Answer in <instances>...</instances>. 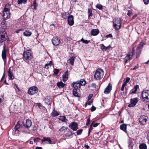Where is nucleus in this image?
<instances>
[{
    "label": "nucleus",
    "instance_id": "f257e3e1",
    "mask_svg": "<svg viewBox=\"0 0 149 149\" xmlns=\"http://www.w3.org/2000/svg\"><path fill=\"white\" fill-rule=\"evenodd\" d=\"M86 83V81L84 79H81L80 80L73 83L71 84L73 87V94L74 96L78 97H80L81 95L80 88L81 86H84Z\"/></svg>",
    "mask_w": 149,
    "mask_h": 149
},
{
    "label": "nucleus",
    "instance_id": "f03ea898",
    "mask_svg": "<svg viewBox=\"0 0 149 149\" xmlns=\"http://www.w3.org/2000/svg\"><path fill=\"white\" fill-rule=\"evenodd\" d=\"M10 6V4L8 3L6 5L4 9L3 17L5 19H7L10 17V14L9 12Z\"/></svg>",
    "mask_w": 149,
    "mask_h": 149
},
{
    "label": "nucleus",
    "instance_id": "7ed1b4c3",
    "mask_svg": "<svg viewBox=\"0 0 149 149\" xmlns=\"http://www.w3.org/2000/svg\"><path fill=\"white\" fill-rule=\"evenodd\" d=\"M104 74V72L103 70L101 69H98L95 72L94 78L96 80H100L103 78Z\"/></svg>",
    "mask_w": 149,
    "mask_h": 149
},
{
    "label": "nucleus",
    "instance_id": "20e7f679",
    "mask_svg": "<svg viewBox=\"0 0 149 149\" xmlns=\"http://www.w3.org/2000/svg\"><path fill=\"white\" fill-rule=\"evenodd\" d=\"M114 28L116 30H118L121 27V22L120 18H115L113 21Z\"/></svg>",
    "mask_w": 149,
    "mask_h": 149
},
{
    "label": "nucleus",
    "instance_id": "39448f33",
    "mask_svg": "<svg viewBox=\"0 0 149 149\" xmlns=\"http://www.w3.org/2000/svg\"><path fill=\"white\" fill-rule=\"evenodd\" d=\"M142 96L143 101L146 102H149V90H143L142 93Z\"/></svg>",
    "mask_w": 149,
    "mask_h": 149
},
{
    "label": "nucleus",
    "instance_id": "423d86ee",
    "mask_svg": "<svg viewBox=\"0 0 149 149\" xmlns=\"http://www.w3.org/2000/svg\"><path fill=\"white\" fill-rule=\"evenodd\" d=\"M38 91V88L35 86H33L29 89L28 93L29 95H33L37 93Z\"/></svg>",
    "mask_w": 149,
    "mask_h": 149
},
{
    "label": "nucleus",
    "instance_id": "0eeeda50",
    "mask_svg": "<svg viewBox=\"0 0 149 149\" xmlns=\"http://www.w3.org/2000/svg\"><path fill=\"white\" fill-rule=\"evenodd\" d=\"M7 37V34L5 31H2L1 30V32L0 33V42H3L5 41Z\"/></svg>",
    "mask_w": 149,
    "mask_h": 149
},
{
    "label": "nucleus",
    "instance_id": "6e6552de",
    "mask_svg": "<svg viewBox=\"0 0 149 149\" xmlns=\"http://www.w3.org/2000/svg\"><path fill=\"white\" fill-rule=\"evenodd\" d=\"M24 57L26 60H30L32 57L31 51L27 50L24 52Z\"/></svg>",
    "mask_w": 149,
    "mask_h": 149
},
{
    "label": "nucleus",
    "instance_id": "1a4fd4ad",
    "mask_svg": "<svg viewBox=\"0 0 149 149\" xmlns=\"http://www.w3.org/2000/svg\"><path fill=\"white\" fill-rule=\"evenodd\" d=\"M147 117L144 116H141L139 118V122L141 125H145L147 120Z\"/></svg>",
    "mask_w": 149,
    "mask_h": 149
},
{
    "label": "nucleus",
    "instance_id": "9d476101",
    "mask_svg": "<svg viewBox=\"0 0 149 149\" xmlns=\"http://www.w3.org/2000/svg\"><path fill=\"white\" fill-rule=\"evenodd\" d=\"M131 103L128 105V107H134L138 102V98H135L130 100Z\"/></svg>",
    "mask_w": 149,
    "mask_h": 149
},
{
    "label": "nucleus",
    "instance_id": "9b49d317",
    "mask_svg": "<svg viewBox=\"0 0 149 149\" xmlns=\"http://www.w3.org/2000/svg\"><path fill=\"white\" fill-rule=\"evenodd\" d=\"M69 127L74 131H75L78 129V125L77 123L73 122L69 126Z\"/></svg>",
    "mask_w": 149,
    "mask_h": 149
},
{
    "label": "nucleus",
    "instance_id": "f8f14e48",
    "mask_svg": "<svg viewBox=\"0 0 149 149\" xmlns=\"http://www.w3.org/2000/svg\"><path fill=\"white\" fill-rule=\"evenodd\" d=\"M6 51L7 50L6 49V45L4 44V49L2 51L1 56L4 62H6Z\"/></svg>",
    "mask_w": 149,
    "mask_h": 149
},
{
    "label": "nucleus",
    "instance_id": "ddd939ff",
    "mask_svg": "<svg viewBox=\"0 0 149 149\" xmlns=\"http://www.w3.org/2000/svg\"><path fill=\"white\" fill-rule=\"evenodd\" d=\"M52 42L54 46H57L60 44V40L57 37H54L52 40Z\"/></svg>",
    "mask_w": 149,
    "mask_h": 149
},
{
    "label": "nucleus",
    "instance_id": "4468645a",
    "mask_svg": "<svg viewBox=\"0 0 149 149\" xmlns=\"http://www.w3.org/2000/svg\"><path fill=\"white\" fill-rule=\"evenodd\" d=\"M68 23L70 26L74 24V17L72 15H70L68 17Z\"/></svg>",
    "mask_w": 149,
    "mask_h": 149
},
{
    "label": "nucleus",
    "instance_id": "2eb2a0df",
    "mask_svg": "<svg viewBox=\"0 0 149 149\" xmlns=\"http://www.w3.org/2000/svg\"><path fill=\"white\" fill-rule=\"evenodd\" d=\"M112 85L110 83H109L108 85L105 89L104 93L105 94L109 93L112 89Z\"/></svg>",
    "mask_w": 149,
    "mask_h": 149
},
{
    "label": "nucleus",
    "instance_id": "dca6fc26",
    "mask_svg": "<svg viewBox=\"0 0 149 149\" xmlns=\"http://www.w3.org/2000/svg\"><path fill=\"white\" fill-rule=\"evenodd\" d=\"M42 143L46 142V143L47 144H52V141L50 138L49 137H44L43 139L41 140Z\"/></svg>",
    "mask_w": 149,
    "mask_h": 149
},
{
    "label": "nucleus",
    "instance_id": "f3484780",
    "mask_svg": "<svg viewBox=\"0 0 149 149\" xmlns=\"http://www.w3.org/2000/svg\"><path fill=\"white\" fill-rule=\"evenodd\" d=\"M32 124L31 120L28 119L26 120L25 123L24 124V126L25 127L28 128L31 126Z\"/></svg>",
    "mask_w": 149,
    "mask_h": 149
},
{
    "label": "nucleus",
    "instance_id": "a211bd4d",
    "mask_svg": "<svg viewBox=\"0 0 149 149\" xmlns=\"http://www.w3.org/2000/svg\"><path fill=\"white\" fill-rule=\"evenodd\" d=\"M69 74V73L68 70L66 71L63 74V80L64 82H65L68 79Z\"/></svg>",
    "mask_w": 149,
    "mask_h": 149
},
{
    "label": "nucleus",
    "instance_id": "6ab92c4d",
    "mask_svg": "<svg viewBox=\"0 0 149 149\" xmlns=\"http://www.w3.org/2000/svg\"><path fill=\"white\" fill-rule=\"evenodd\" d=\"M99 30L97 29H93L91 31V34L93 36H96L99 33Z\"/></svg>",
    "mask_w": 149,
    "mask_h": 149
},
{
    "label": "nucleus",
    "instance_id": "aec40b11",
    "mask_svg": "<svg viewBox=\"0 0 149 149\" xmlns=\"http://www.w3.org/2000/svg\"><path fill=\"white\" fill-rule=\"evenodd\" d=\"M69 15V13L68 12H64L61 13V17L64 19H66L68 18Z\"/></svg>",
    "mask_w": 149,
    "mask_h": 149
},
{
    "label": "nucleus",
    "instance_id": "412c9836",
    "mask_svg": "<svg viewBox=\"0 0 149 149\" xmlns=\"http://www.w3.org/2000/svg\"><path fill=\"white\" fill-rule=\"evenodd\" d=\"M134 51L132 52L131 54H128L126 56L125 58L128 61L132 58V57L134 55Z\"/></svg>",
    "mask_w": 149,
    "mask_h": 149
},
{
    "label": "nucleus",
    "instance_id": "4be33fe9",
    "mask_svg": "<svg viewBox=\"0 0 149 149\" xmlns=\"http://www.w3.org/2000/svg\"><path fill=\"white\" fill-rule=\"evenodd\" d=\"M11 68H10L8 70V76L9 77V80L13 79L12 78L13 77V75L12 72H11Z\"/></svg>",
    "mask_w": 149,
    "mask_h": 149
},
{
    "label": "nucleus",
    "instance_id": "5701e85b",
    "mask_svg": "<svg viewBox=\"0 0 149 149\" xmlns=\"http://www.w3.org/2000/svg\"><path fill=\"white\" fill-rule=\"evenodd\" d=\"M111 46L110 45L108 47H105L103 44L101 45V49L102 51H104L109 49L110 48Z\"/></svg>",
    "mask_w": 149,
    "mask_h": 149
},
{
    "label": "nucleus",
    "instance_id": "b1692460",
    "mask_svg": "<svg viewBox=\"0 0 149 149\" xmlns=\"http://www.w3.org/2000/svg\"><path fill=\"white\" fill-rule=\"evenodd\" d=\"M128 147L129 149H132L133 142L131 140H129L128 142Z\"/></svg>",
    "mask_w": 149,
    "mask_h": 149
},
{
    "label": "nucleus",
    "instance_id": "393cba45",
    "mask_svg": "<svg viewBox=\"0 0 149 149\" xmlns=\"http://www.w3.org/2000/svg\"><path fill=\"white\" fill-rule=\"evenodd\" d=\"M57 86L60 88H63L65 85V84L63 83L62 81L58 82L57 84Z\"/></svg>",
    "mask_w": 149,
    "mask_h": 149
},
{
    "label": "nucleus",
    "instance_id": "a878e982",
    "mask_svg": "<svg viewBox=\"0 0 149 149\" xmlns=\"http://www.w3.org/2000/svg\"><path fill=\"white\" fill-rule=\"evenodd\" d=\"M120 128L121 130H123L124 132L126 131L127 125L126 124H123L120 126Z\"/></svg>",
    "mask_w": 149,
    "mask_h": 149
},
{
    "label": "nucleus",
    "instance_id": "bb28decb",
    "mask_svg": "<svg viewBox=\"0 0 149 149\" xmlns=\"http://www.w3.org/2000/svg\"><path fill=\"white\" fill-rule=\"evenodd\" d=\"M75 58V57L74 56H72L69 59V63L72 65H73L74 64Z\"/></svg>",
    "mask_w": 149,
    "mask_h": 149
},
{
    "label": "nucleus",
    "instance_id": "cd10ccee",
    "mask_svg": "<svg viewBox=\"0 0 149 149\" xmlns=\"http://www.w3.org/2000/svg\"><path fill=\"white\" fill-rule=\"evenodd\" d=\"M59 119L62 122H66L68 121V120L65 116H62L60 117Z\"/></svg>",
    "mask_w": 149,
    "mask_h": 149
},
{
    "label": "nucleus",
    "instance_id": "c85d7f7f",
    "mask_svg": "<svg viewBox=\"0 0 149 149\" xmlns=\"http://www.w3.org/2000/svg\"><path fill=\"white\" fill-rule=\"evenodd\" d=\"M32 33L29 30H26L24 33V36H31Z\"/></svg>",
    "mask_w": 149,
    "mask_h": 149
},
{
    "label": "nucleus",
    "instance_id": "c756f323",
    "mask_svg": "<svg viewBox=\"0 0 149 149\" xmlns=\"http://www.w3.org/2000/svg\"><path fill=\"white\" fill-rule=\"evenodd\" d=\"M140 149H146L147 146L146 144L142 143L139 146Z\"/></svg>",
    "mask_w": 149,
    "mask_h": 149
},
{
    "label": "nucleus",
    "instance_id": "7c9ffc66",
    "mask_svg": "<svg viewBox=\"0 0 149 149\" xmlns=\"http://www.w3.org/2000/svg\"><path fill=\"white\" fill-rule=\"evenodd\" d=\"M52 115L54 117L60 114V113L56 111H54L52 113Z\"/></svg>",
    "mask_w": 149,
    "mask_h": 149
},
{
    "label": "nucleus",
    "instance_id": "2f4dec72",
    "mask_svg": "<svg viewBox=\"0 0 149 149\" xmlns=\"http://www.w3.org/2000/svg\"><path fill=\"white\" fill-rule=\"evenodd\" d=\"M130 79V78L127 77L126 78L125 80H124L123 84L127 85V84L128 83Z\"/></svg>",
    "mask_w": 149,
    "mask_h": 149
},
{
    "label": "nucleus",
    "instance_id": "473e14b6",
    "mask_svg": "<svg viewBox=\"0 0 149 149\" xmlns=\"http://www.w3.org/2000/svg\"><path fill=\"white\" fill-rule=\"evenodd\" d=\"M72 135V132L70 131L69 130V131H68L67 133H66L65 135L66 136L68 137H70Z\"/></svg>",
    "mask_w": 149,
    "mask_h": 149
},
{
    "label": "nucleus",
    "instance_id": "72a5a7b5",
    "mask_svg": "<svg viewBox=\"0 0 149 149\" xmlns=\"http://www.w3.org/2000/svg\"><path fill=\"white\" fill-rule=\"evenodd\" d=\"M38 6V4L36 3V1L34 0L33 1V8L35 10L37 9V7Z\"/></svg>",
    "mask_w": 149,
    "mask_h": 149
},
{
    "label": "nucleus",
    "instance_id": "f704fd0d",
    "mask_svg": "<svg viewBox=\"0 0 149 149\" xmlns=\"http://www.w3.org/2000/svg\"><path fill=\"white\" fill-rule=\"evenodd\" d=\"M27 2V0H18V3L19 4H22V3H25Z\"/></svg>",
    "mask_w": 149,
    "mask_h": 149
},
{
    "label": "nucleus",
    "instance_id": "c9c22d12",
    "mask_svg": "<svg viewBox=\"0 0 149 149\" xmlns=\"http://www.w3.org/2000/svg\"><path fill=\"white\" fill-rule=\"evenodd\" d=\"M21 127V125H20L19 121H18L15 127V130H18Z\"/></svg>",
    "mask_w": 149,
    "mask_h": 149
},
{
    "label": "nucleus",
    "instance_id": "e433bc0d",
    "mask_svg": "<svg viewBox=\"0 0 149 149\" xmlns=\"http://www.w3.org/2000/svg\"><path fill=\"white\" fill-rule=\"evenodd\" d=\"M88 17H89L90 16H92L93 14L92 13L91 9L88 8Z\"/></svg>",
    "mask_w": 149,
    "mask_h": 149
},
{
    "label": "nucleus",
    "instance_id": "4c0bfd02",
    "mask_svg": "<svg viewBox=\"0 0 149 149\" xmlns=\"http://www.w3.org/2000/svg\"><path fill=\"white\" fill-rule=\"evenodd\" d=\"M96 7L100 10H101L102 8V6L100 4H97L96 6Z\"/></svg>",
    "mask_w": 149,
    "mask_h": 149
},
{
    "label": "nucleus",
    "instance_id": "58836bf2",
    "mask_svg": "<svg viewBox=\"0 0 149 149\" xmlns=\"http://www.w3.org/2000/svg\"><path fill=\"white\" fill-rule=\"evenodd\" d=\"M81 41L82 42H83L84 43H85V44H88V43L89 42H90V40H84V39H83V38H82L81 40Z\"/></svg>",
    "mask_w": 149,
    "mask_h": 149
},
{
    "label": "nucleus",
    "instance_id": "ea45409f",
    "mask_svg": "<svg viewBox=\"0 0 149 149\" xmlns=\"http://www.w3.org/2000/svg\"><path fill=\"white\" fill-rule=\"evenodd\" d=\"M91 124L93 125V126L94 127H96L99 125L98 123H94V121Z\"/></svg>",
    "mask_w": 149,
    "mask_h": 149
},
{
    "label": "nucleus",
    "instance_id": "a19ab883",
    "mask_svg": "<svg viewBox=\"0 0 149 149\" xmlns=\"http://www.w3.org/2000/svg\"><path fill=\"white\" fill-rule=\"evenodd\" d=\"M67 128L64 126H63L59 130V131L61 132H63L65 130H66Z\"/></svg>",
    "mask_w": 149,
    "mask_h": 149
},
{
    "label": "nucleus",
    "instance_id": "79ce46f5",
    "mask_svg": "<svg viewBox=\"0 0 149 149\" xmlns=\"http://www.w3.org/2000/svg\"><path fill=\"white\" fill-rule=\"evenodd\" d=\"M83 131L82 129H79L77 132V135H80L81 134Z\"/></svg>",
    "mask_w": 149,
    "mask_h": 149
},
{
    "label": "nucleus",
    "instance_id": "37998d69",
    "mask_svg": "<svg viewBox=\"0 0 149 149\" xmlns=\"http://www.w3.org/2000/svg\"><path fill=\"white\" fill-rule=\"evenodd\" d=\"M54 73L55 74H57L59 72V70L57 69H54Z\"/></svg>",
    "mask_w": 149,
    "mask_h": 149
},
{
    "label": "nucleus",
    "instance_id": "c03bdc74",
    "mask_svg": "<svg viewBox=\"0 0 149 149\" xmlns=\"http://www.w3.org/2000/svg\"><path fill=\"white\" fill-rule=\"evenodd\" d=\"M126 85L123 83L121 88V91H124V87Z\"/></svg>",
    "mask_w": 149,
    "mask_h": 149
},
{
    "label": "nucleus",
    "instance_id": "a18cd8bd",
    "mask_svg": "<svg viewBox=\"0 0 149 149\" xmlns=\"http://www.w3.org/2000/svg\"><path fill=\"white\" fill-rule=\"evenodd\" d=\"M90 122V118H88L87 120V122L86 123V125H89Z\"/></svg>",
    "mask_w": 149,
    "mask_h": 149
},
{
    "label": "nucleus",
    "instance_id": "49530a36",
    "mask_svg": "<svg viewBox=\"0 0 149 149\" xmlns=\"http://www.w3.org/2000/svg\"><path fill=\"white\" fill-rule=\"evenodd\" d=\"M19 131L18 130H15V134L16 135L18 134H19Z\"/></svg>",
    "mask_w": 149,
    "mask_h": 149
},
{
    "label": "nucleus",
    "instance_id": "de8ad7c7",
    "mask_svg": "<svg viewBox=\"0 0 149 149\" xmlns=\"http://www.w3.org/2000/svg\"><path fill=\"white\" fill-rule=\"evenodd\" d=\"M40 138H35L34 139V142H39V140H40Z\"/></svg>",
    "mask_w": 149,
    "mask_h": 149
},
{
    "label": "nucleus",
    "instance_id": "09e8293b",
    "mask_svg": "<svg viewBox=\"0 0 149 149\" xmlns=\"http://www.w3.org/2000/svg\"><path fill=\"white\" fill-rule=\"evenodd\" d=\"M95 109L96 108L94 106H93L91 108V111H93L95 110Z\"/></svg>",
    "mask_w": 149,
    "mask_h": 149
},
{
    "label": "nucleus",
    "instance_id": "8fccbe9b",
    "mask_svg": "<svg viewBox=\"0 0 149 149\" xmlns=\"http://www.w3.org/2000/svg\"><path fill=\"white\" fill-rule=\"evenodd\" d=\"M143 1L146 4H147L149 3V0H143Z\"/></svg>",
    "mask_w": 149,
    "mask_h": 149
},
{
    "label": "nucleus",
    "instance_id": "3c124183",
    "mask_svg": "<svg viewBox=\"0 0 149 149\" xmlns=\"http://www.w3.org/2000/svg\"><path fill=\"white\" fill-rule=\"evenodd\" d=\"M139 88V86L138 85H136L134 87V90L136 91H137V89Z\"/></svg>",
    "mask_w": 149,
    "mask_h": 149
},
{
    "label": "nucleus",
    "instance_id": "603ef678",
    "mask_svg": "<svg viewBox=\"0 0 149 149\" xmlns=\"http://www.w3.org/2000/svg\"><path fill=\"white\" fill-rule=\"evenodd\" d=\"M143 46V43H141L139 45V46L138 47V48H141Z\"/></svg>",
    "mask_w": 149,
    "mask_h": 149
},
{
    "label": "nucleus",
    "instance_id": "864d4df0",
    "mask_svg": "<svg viewBox=\"0 0 149 149\" xmlns=\"http://www.w3.org/2000/svg\"><path fill=\"white\" fill-rule=\"evenodd\" d=\"M91 86L92 87L94 88H95L96 87V84H92Z\"/></svg>",
    "mask_w": 149,
    "mask_h": 149
},
{
    "label": "nucleus",
    "instance_id": "5fc2aeb1",
    "mask_svg": "<svg viewBox=\"0 0 149 149\" xmlns=\"http://www.w3.org/2000/svg\"><path fill=\"white\" fill-rule=\"evenodd\" d=\"M106 37L107 38H108L109 37H112V35L111 34H109L108 35H107L106 36Z\"/></svg>",
    "mask_w": 149,
    "mask_h": 149
},
{
    "label": "nucleus",
    "instance_id": "6e6d98bb",
    "mask_svg": "<svg viewBox=\"0 0 149 149\" xmlns=\"http://www.w3.org/2000/svg\"><path fill=\"white\" fill-rule=\"evenodd\" d=\"M23 30V29H21L16 31L15 32L17 33H18L20 31Z\"/></svg>",
    "mask_w": 149,
    "mask_h": 149
},
{
    "label": "nucleus",
    "instance_id": "4d7b16f0",
    "mask_svg": "<svg viewBox=\"0 0 149 149\" xmlns=\"http://www.w3.org/2000/svg\"><path fill=\"white\" fill-rule=\"evenodd\" d=\"M5 72H4V73L3 74V76L0 80V82H1L4 79V78L5 77Z\"/></svg>",
    "mask_w": 149,
    "mask_h": 149
},
{
    "label": "nucleus",
    "instance_id": "13d9d810",
    "mask_svg": "<svg viewBox=\"0 0 149 149\" xmlns=\"http://www.w3.org/2000/svg\"><path fill=\"white\" fill-rule=\"evenodd\" d=\"M92 100H90L88 101L86 103V104H88V105H90L92 103Z\"/></svg>",
    "mask_w": 149,
    "mask_h": 149
},
{
    "label": "nucleus",
    "instance_id": "bf43d9fd",
    "mask_svg": "<svg viewBox=\"0 0 149 149\" xmlns=\"http://www.w3.org/2000/svg\"><path fill=\"white\" fill-rule=\"evenodd\" d=\"M46 64L48 65L51 66L52 64V62L51 61H50L49 63H47Z\"/></svg>",
    "mask_w": 149,
    "mask_h": 149
},
{
    "label": "nucleus",
    "instance_id": "052dcab7",
    "mask_svg": "<svg viewBox=\"0 0 149 149\" xmlns=\"http://www.w3.org/2000/svg\"><path fill=\"white\" fill-rule=\"evenodd\" d=\"M92 127H93V125L91 124V125L90 126L89 130L91 131H92V130L93 129V128Z\"/></svg>",
    "mask_w": 149,
    "mask_h": 149
},
{
    "label": "nucleus",
    "instance_id": "680f3d73",
    "mask_svg": "<svg viewBox=\"0 0 149 149\" xmlns=\"http://www.w3.org/2000/svg\"><path fill=\"white\" fill-rule=\"evenodd\" d=\"M131 13L132 12L131 11L128 10L127 13V15L129 16L131 14Z\"/></svg>",
    "mask_w": 149,
    "mask_h": 149
},
{
    "label": "nucleus",
    "instance_id": "e2e57ef3",
    "mask_svg": "<svg viewBox=\"0 0 149 149\" xmlns=\"http://www.w3.org/2000/svg\"><path fill=\"white\" fill-rule=\"evenodd\" d=\"M138 68H139V67L138 66H135L133 68L131 69V70H136V69Z\"/></svg>",
    "mask_w": 149,
    "mask_h": 149
},
{
    "label": "nucleus",
    "instance_id": "0e129e2a",
    "mask_svg": "<svg viewBox=\"0 0 149 149\" xmlns=\"http://www.w3.org/2000/svg\"><path fill=\"white\" fill-rule=\"evenodd\" d=\"M84 147L86 148V149H88V148L89 147V146L86 144L84 145Z\"/></svg>",
    "mask_w": 149,
    "mask_h": 149
},
{
    "label": "nucleus",
    "instance_id": "69168bd1",
    "mask_svg": "<svg viewBox=\"0 0 149 149\" xmlns=\"http://www.w3.org/2000/svg\"><path fill=\"white\" fill-rule=\"evenodd\" d=\"M136 91L134 90V91H132V92L131 93V94H132L136 93Z\"/></svg>",
    "mask_w": 149,
    "mask_h": 149
},
{
    "label": "nucleus",
    "instance_id": "338daca9",
    "mask_svg": "<svg viewBox=\"0 0 149 149\" xmlns=\"http://www.w3.org/2000/svg\"><path fill=\"white\" fill-rule=\"evenodd\" d=\"M35 149H42V148L37 146L35 148Z\"/></svg>",
    "mask_w": 149,
    "mask_h": 149
},
{
    "label": "nucleus",
    "instance_id": "774afa93",
    "mask_svg": "<svg viewBox=\"0 0 149 149\" xmlns=\"http://www.w3.org/2000/svg\"><path fill=\"white\" fill-rule=\"evenodd\" d=\"M37 105L39 107L41 106V104L40 103H37Z\"/></svg>",
    "mask_w": 149,
    "mask_h": 149
}]
</instances>
